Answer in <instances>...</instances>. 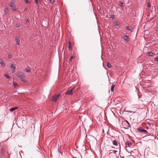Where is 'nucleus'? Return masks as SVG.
Instances as JSON below:
<instances>
[{"label": "nucleus", "instance_id": "4be33fe9", "mask_svg": "<svg viewBox=\"0 0 158 158\" xmlns=\"http://www.w3.org/2000/svg\"><path fill=\"white\" fill-rule=\"evenodd\" d=\"M111 16L110 17V18L112 19H113L115 18V16L114 15H111Z\"/></svg>", "mask_w": 158, "mask_h": 158}, {"label": "nucleus", "instance_id": "a878e982", "mask_svg": "<svg viewBox=\"0 0 158 158\" xmlns=\"http://www.w3.org/2000/svg\"><path fill=\"white\" fill-rule=\"evenodd\" d=\"M25 1V2L27 3H30V2L29 1V0H24Z\"/></svg>", "mask_w": 158, "mask_h": 158}, {"label": "nucleus", "instance_id": "0eeeda50", "mask_svg": "<svg viewBox=\"0 0 158 158\" xmlns=\"http://www.w3.org/2000/svg\"><path fill=\"white\" fill-rule=\"evenodd\" d=\"M138 130L142 133H147V131L143 129L142 128H139L138 129Z\"/></svg>", "mask_w": 158, "mask_h": 158}, {"label": "nucleus", "instance_id": "9d476101", "mask_svg": "<svg viewBox=\"0 0 158 158\" xmlns=\"http://www.w3.org/2000/svg\"><path fill=\"white\" fill-rule=\"evenodd\" d=\"M0 64L2 67H4L5 65V64L3 61L2 59H0Z\"/></svg>", "mask_w": 158, "mask_h": 158}, {"label": "nucleus", "instance_id": "aec40b11", "mask_svg": "<svg viewBox=\"0 0 158 158\" xmlns=\"http://www.w3.org/2000/svg\"><path fill=\"white\" fill-rule=\"evenodd\" d=\"M107 66L108 68H110L111 67V64L109 62H108L107 64Z\"/></svg>", "mask_w": 158, "mask_h": 158}, {"label": "nucleus", "instance_id": "39448f33", "mask_svg": "<svg viewBox=\"0 0 158 158\" xmlns=\"http://www.w3.org/2000/svg\"><path fill=\"white\" fill-rule=\"evenodd\" d=\"M123 39L125 41H127L129 40V37L128 36L125 35L123 36Z\"/></svg>", "mask_w": 158, "mask_h": 158}, {"label": "nucleus", "instance_id": "6e6552de", "mask_svg": "<svg viewBox=\"0 0 158 158\" xmlns=\"http://www.w3.org/2000/svg\"><path fill=\"white\" fill-rule=\"evenodd\" d=\"M15 40L16 42V44L18 45L19 44V38L18 36H16L15 37Z\"/></svg>", "mask_w": 158, "mask_h": 158}, {"label": "nucleus", "instance_id": "4468645a", "mask_svg": "<svg viewBox=\"0 0 158 158\" xmlns=\"http://www.w3.org/2000/svg\"><path fill=\"white\" fill-rule=\"evenodd\" d=\"M18 108V107H13V108H11L10 110V111H13L15 110H16V109H17Z\"/></svg>", "mask_w": 158, "mask_h": 158}, {"label": "nucleus", "instance_id": "c85d7f7f", "mask_svg": "<svg viewBox=\"0 0 158 158\" xmlns=\"http://www.w3.org/2000/svg\"><path fill=\"white\" fill-rule=\"evenodd\" d=\"M35 0V3L36 4H37L38 3V0Z\"/></svg>", "mask_w": 158, "mask_h": 158}, {"label": "nucleus", "instance_id": "2f4dec72", "mask_svg": "<svg viewBox=\"0 0 158 158\" xmlns=\"http://www.w3.org/2000/svg\"><path fill=\"white\" fill-rule=\"evenodd\" d=\"M11 56L10 55H8V58H10L11 57Z\"/></svg>", "mask_w": 158, "mask_h": 158}, {"label": "nucleus", "instance_id": "72a5a7b5", "mask_svg": "<svg viewBox=\"0 0 158 158\" xmlns=\"http://www.w3.org/2000/svg\"><path fill=\"white\" fill-rule=\"evenodd\" d=\"M118 26V22H116V24L115 25V26Z\"/></svg>", "mask_w": 158, "mask_h": 158}, {"label": "nucleus", "instance_id": "f704fd0d", "mask_svg": "<svg viewBox=\"0 0 158 158\" xmlns=\"http://www.w3.org/2000/svg\"><path fill=\"white\" fill-rule=\"evenodd\" d=\"M127 111L128 112H130V113H132V111Z\"/></svg>", "mask_w": 158, "mask_h": 158}, {"label": "nucleus", "instance_id": "7c9ffc66", "mask_svg": "<svg viewBox=\"0 0 158 158\" xmlns=\"http://www.w3.org/2000/svg\"><path fill=\"white\" fill-rule=\"evenodd\" d=\"M21 80L22 81H23V82H26V81L25 80H24L23 79V78H22V79H21Z\"/></svg>", "mask_w": 158, "mask_h": 158}, {"label": "nucleus", "instance_id": "5701e85b", "mask_svg": "<svg viewBox=\"0 0 158 158\" xmlns=\"http://www.w3.org/2000/svg\"><path fill=\"white\" fill-rule=\"evenodd\" d=\"M74 58V56H71V58H70V60H69L70 62L72 61V59H73Z\"/></svg>", "mask_w": 158, "mask_h": 158}, {"label": "nucleus", "instance_id": "7ed1b4c3", "mask_svg": "<svg viewBox=\"0 0 158 158\" xmlns=\"http://www.w3.org/2000/svg\"><path fill=\"white\" fill-rule=\"evenodd\" d=\"M74 88H73L70 90H69L67 91L65 93V94H69V95H72L73 93V91L74 90Z\"/></svg>", "mask_w": 158, "mask_h": 158}, {"label": "nucleus", "instance_id": "cd10ccee", "mask_svg": "<svg viewBox=\"0 0 158 158\" xmlns=\"http://www.w3.org/2000/svg\"><path fill=\"white\" fill-rule=\"evenodd\" d=\"M156 31H158V25H157V27L155 28Z\"/></svg>", "mask_w": 158, "mask_h": 158}, {"label": "nucleus", "instance_id": "20e7f679", "mask_svg": "<svg viewBox=\"0 0 158 158\" xmlns=\"http://www.w3.org/2000/svg\"><path fill=\"white\" fill-rule=\"evenodd\" d=\"M10 67L12 69V72L13 73H14L15 72V67L13 64H10Z\"/></svg>", "mask_w": 158, "mask_h": 158}, {"label": "nucleus", "instance_id": "e433bc0d", "mask_svg": "<svg viewBox=\"0 0 158 158\" xmlns=\"http://www.w3.org/2000/svg\"><path fill=\"white\" fill-rule=\"evenodd\" d=\"M28 21H29V20H28V19H27V20L26 21H27V22H28Z\"/></svg>", "mask_w": 158, "mask_h": 158}, {"label": "nucleus", "instance_id": "1a4fd4ad", "mask_svg": "<svg viewBox=\"0 0 158 158\" xmlns=\"http://www.w3.org/2000/svg\"><path fill=\"white\" fill-rule=\"evenodd\" d=\"M155 53L154 52H149L148 53L147 55L149 56H152L153 55H155Z\"/></svg>", "mask_w": 158, "mask_h": 158}, {"label": "nucleus", "instance_id": "6ab92c4d", "mask_svg": "<svg viewBox=\"0 0 158 158\" xmlns=\"http://www.w3.org/2000/svg\"><path fill=\"white\" fill-rule=\"evenodd\" d=\"M4 76L6 77L8 79H10L11 78V77L10 76L7 75L6 74H4Z\"/></svg>", "mask_w": 158, "mask_h": 158}, {"label": "nucleus", "instance_id": "2eb2a0df", "mask_svg": "<svg viewBox=\"0 0 158 158\" xmlns=\"http://www.w3.org/2000/svg\"><path fill=\"white\" fill-rule=\"evenodd\" d=\"M13 86L15 87H17L19 86V85L15 82H13Z\"/></svg>", "mask_w": 158, "mask_h": 158}, {"label": "nucleus", "instance_id": "c9c22d12", "mask_svg": "<svg viewBox=\"0 0 158 158\" xmlns=\"http://www.w3.org/2000/svg\"><path fill=\"white\" fill-rule=\"evenodd\" d=\"M114 152L115 153L116 152H117V151H116L115 150H114Z\"/></svg>", "mask_w": 158, "mask_h": 158}, {"label": "nucleus", "instance_id": "412c9836", "mask_svg": "<svg viewBox=\"0 0 158 158\" xmlns=\"http://www.w3.org/2000/svg\"><path fill=\"white\" fill-rule=\"evenodd\" d=\"M127 145L129 146V145H131V143L130 141H127ZM129 147H130V146H128Z\"/></svg>", "mask_w": 158, "mask_h": 158}, {"label": "nucleus", "instance_id": "9b49d317", "mask_svg": "<svg viewBox=\"0 0 158 158\" xmlns=\"http://www.w3.org/2000/svg\"><path fill=\"white\" fill-rule=\"evenodd\" d=\"M113 144L115 146H117L118 145V142L116 140H114L113 141Z\"/></svg>", "mask_w": 158, "mask_h": 158}, {"label": "nucleus", "instance_id": "f3484780", "mask_svg": "<svg viewBox=\"0 0 158 158\" xmlns=\"http://www.w3.org/2000/svg\"><path fill=\"white\" fill-rule=\"evenodd\" d=\"M128 31H131V30L132 29V27L130 26H127L126 27Z\"/></svg>", "mask_w": 158, "mask_h": 158}, {"label": "nucleus", "instance_id": "423d86ee", "mask_svg": "<svg viewBox=\"0 0 158 158\" xmlns=\"http://www.w3.org/2000/svg\"><path fill=\"white\" fill-rule=\"evenodd\" d=\"M60 95V94H59L54 96L53 98V100L54 102H56L57 100Z\"/></svg>", "mask_w": 158, "mask_h": 158}, {"label": "nucleus", "instance_id": "393cba45", "mask_svg": "<svg viewBox=\"0 0 158 158\" xmlns=\"http://www.w3.org/2000/svg\"><path fill=\"white\" fill-rule=\"evenodd\" d=\"M26 71L27 72H29L30 71V69L29 68V69H27L26 70Z\"/></svg>", "mask_w": 158, "mask_h": 158}, {"label": "nucleus", "instance_id": "c756f323", "mask_svg": "<svg viewBox=\"0 0 158 158\" xmlns=\"http://www.w3.org/2000/svg\"><path fill=\"white\" fill-rule=\"evenodd\" d=\"M50 2L52 3H54V0H50Z\"/></svg>", "mask_w": 158, "mask_h": 158}, {"label": "nucleus", "instance_id": "a211bd4d", "mask_svg": "<svg viewBox=\"0 0 158 158\" xmlns=\"http://www.w3.org/2000/svg\"><path fill=\"white\" fill-rule=\"evenodd\" d=\"M118 5L121 6H122V7H123L124 6V5H123V3L122 2L119 1L118 2Z\"/></svg>", "mask_w": 158, "mask_h": 158}, {"label": "nucleus", "instance_id": "f8f14e48", "mask_svg": "<svg viewBox=\"0 0 158 158\" xmlns=\"http://www.w3.org/2000/svg\"><path fill=\"white\" fill-rule=\"evenodd\" d=\"M115 85L114 84H112L111 85V92H113L114 91V89L115 87Z\"/></svg>", "mask_w": 158, "mask_h": 158}, {"label": "nucleus", "instance_id": "f03ea898", "mask_svg": "<svg viewBox=\"0 0 158 158\" xmlns=\"http://www.w3.org/2000/svg\"><path fill=\"white\" fill-rule=\"evenodd\" d=\"M9 5L12 8L13 10H16V7L13 3L10 2L9 3Z\"/></svg>", "mask_w": 158, "mask_h": 158}, {"label": "nucleus", "instance_id": "473e14b6", "mask_svg": "<svg viewBox=\"0 0 158 158\" xmlns=\"http://www.w3.org/2000/svg\"><path fill=\"white\" fill-rule=\"evenodd\" d=\"M126 122L127 123V124L129 126H130V124L129 123L127 120L126 121Z\"/></svg>", "mask_w": 158, "mask_h": 158}, {"label": "nucleus", "instance_id": "f257e3e1", "mask_svg": "<svg viewBox=\"0 0 158 158\" xmlns=\"http://www.w3.org/2000/svg\"><path fill=\"white\" fill-rule=\"evenodd\" d=\"M16 75L17 76L21 78H22L25 77L24 74L22 72L17 73Z\"/></svg>", "mask_w": 158, "mask_h": 158}, {"label": "nucleus", "instance_id": "dca6fc26", "mask_svg": "<svg viewBox=\"0 0 158 158\" xmlns=\"http://www.w3.org/2000/svg\"><path fill=\"white\" fill-rule=\"evenodd\" d=\"M68 44H69V49L70 50H71L72 49V46H71V43H70V41L69 42Z\"/></svg>", "mask_w": 158, "mask_h": 158}, {"label": "nucleus", "instance_id": "ddd939ff", "mask_svg": "<svg viewBox=\"0 0 158 158\" xmlns=\"http://www.w3.org/2000/svg\"><path fill=\"white\" fill-rule=\"evenodd\" d=\"M8 8L6 7L5 9L4 14H7L8 13Z\"/></svg>", "mask_w": 158, "mask_h": 158}, {"label": "nucleus", "instance_id": "b1692460", "mask_svg": "<svg viewBox=\"0 0 158 158\" xmlns=\"http://www.w3.org/2000/svg\"><path fill=\"white\" fill-rule=\"evenodd\" d=\"M147 6L148 8L151 7V4L150 3L148 2L147 3Z\"/></svg>", "mask_w": 158, "mask_h": 158}, {"label": "nucleus", "instance_id": "bb28decb", "mask_svg": "<svg viewBox=\"0 0 158 158\" xmlns=\"http://www.w3.org/2000/svg\"><path fill=\"white\" fill-rule=\"evenodd\" d=\"M154 60L155 61H158V57L155 58H154Z\"/></svg>", "mask_w": 158, "mask_h": 158}]
</instances>
